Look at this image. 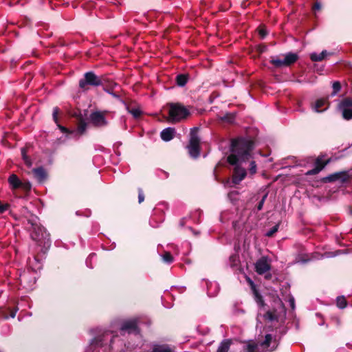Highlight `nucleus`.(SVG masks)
<instances>
[{
  "label": "nucleus",
  "mask_w": 352,
  "mask_h": 352,
  "mask_svg": "<svg viewBox=\"0 0 352 352\" xmlns=\"http://www.w3.org/2000/svg\"><path fill=\"white\" fill-rule=\"evenodd\" d=\"M240 264L239 256L236 253L231 254L229 257L228 265L233 269H236Z\"/></svg>",
  "instance_id": "nucleus-23"
},
{
  "label": "nucleus",
  "mask_w": 352,
  "mask_h": 352,
  "mask_svg": "<svg viewBox=\"0 0 352 352\" xmlns=\"http://www.w3.org/2000/svg\"><path fill=\"white\" fill-rule=\"evenodd\" d=\"M39 268H40V266H38V267H36V268H32V270H33L34 271H36V269H39Z\"/></svg>",
  "instance_id": "nucleus-50"
},
{
  "label": "nucleus",
  "mask_w": 352,
  "mask_h": 352,
  "mask_svg": "<svg viewBox=\"0 0 352 352\" xmlns=\"http://www.w3.org/2000/svg\"><path fill=\"white\" fill-rule=\"evenodd\" d=\"M163 262L167 264H170L173 262V257L168 252H165L164 254L161 255Z\"/></svg>",
  "instance_id": "nucleus-27"
},
{
  "label": "nucleus",
  "mask_w": 352,
  "mask_h": 352,
  "mask_svg": "<svg viewBox=\"0 0 352 352\" xmlns=\"http://www.w3.org/2000/svg\"><path fill=\"white\" fill-rule=\"evenodd\" d=\"M289 303L292 309H295V300L294 297H290L289 299Z\"/></svg>",
  "instance_id": "nucleus-37"
},
{
  "label": "nucleus",
  "mask_w": 352,
  "mask_h": 352,
  "mask_svg": "<svg viewBox=\"0 0 352 352\" xmlns=\"http://www.w3.org/2000/svg\"><path fill=\"white\" fill-rule=\"evenodd\" d=\"M16 311H17V309L12 310L10 313V318H14L16 316Z\"/></svg>",
  "instance_id": "nucleus-45"
},
{
  "label": "nucleus",
  "mask_w": 352,
  "mask_h": 352,
  "mask_svg": "<svg viewBox=\"0 0 352 352\" xmlns=\"http://www.w3.org/2000/svg\"><path fill=\"white\" fill-rule=\"evenodd\" d=\"M256 301L259 305V310L256 317L257 324H262L263 321L266 322L265 327L263 329L264 340L261 341L259 344H248L243 348L244 352H271L274 351L278 345L280 337L277 336V330L274 329L271 325L278 322L280 320L285 318L286 315V309L281 299L278 297L274 298L271 302V305L267 309L266 305L261 296L256 295ZM231 345L230 339L223 340L219 344L217 352H228Z\"/></svg>",
  "instance_id": "nucleus-1"
},
{
  "label": "nucleus",
  "mask_w": 352,
  "mask_h": 352,
  "mask_svg": "<svg viewBox=\"0 0 352 352\" xmlns=\"http://www.w3.org/2000/svg\"><path fill=\"white\" fill-rule=\"evenodd\" d=\"M140 317H133L122 320L119 328L120 333L122 335L125 333L139 335L140 333Z\"/></svg>",
  "instance_id": "nucleus-6"
},
{
  "label": "nucleus",
  "mask_w": 352,
  "mask_h": 352,
  "mask_svg": "<svg viewBox=\"0 0 352 352\" xmlns=\"http://www.w3.org/2000/svg\"><path fill=\"white\" fill-rule=\"evenodd\" d=\"M280 59L277 56L272 57L270 63L277 68L288 67L294 63L298 59V55L294 52H288L283 55Z\"/></svg>",
  "instance_id": "nucleus-8"
},
{
  "label": "nucleus",
  "mask_w": 352,
  "mask_h": 352,
  "mask_svg": "<svg viewBox=\"0 0 352 352\" xmlns=\"http://www.w3.org/2000/svg\"><path fill=\"white\" fill-rule=\"evenodd\" d=\"M202 213H203V212H202V211H201V210L198 209V210H197L195 211V214H197V217H198V218H200V217H201V214H202Z\"/></svg>",
  "instance_id": "nucleus-43"
},
{
  "label": "nucleus",
  "mask_w": 352,
  "mask_h": 352,
  "mask_svg": "<svg viewBox=\"0 0 352 352\" xmlns=\"http://www.w3.org/2000/svg\"><path fill=\"white\" fill-rule=\"evenodd\" d=\"M267 196H268V193H267V192H266V193L263 196V197H262V199H261V201H262L265 202V200H266V199H267Z\"/></svg>",
  "instance_id": "nucleus-46"
},
{
  "label": "nucleus",
  "mask_w": 352,
  "mask_h": 352,
  "mask_svg": "<svg viewBox=\"0 0 352 352\" xmlns=\"http://www.w3.org/2000/svg\"><path fill=\"white\" fill-rule=\"evenodd\" d=\"M336 305L338 308L342 309L346 307L347 303H346L345 298L343 296H342V297L337 298Z\"/></svg>",
  "instance_id": "nucleus-30"
},
{
  "label": "nucleus",
  "mask_w": 352,
  "mask_h": 352,
  "mask_svg": "<svg viewBox=\"0 0 352 352\" xmlns=\"http://www.w3.org/2000/svg\"><path fill=\"white\" fill-rule=\"evenodd\" d=\"M324 181L326 182H340L343 183L347 180V175L344 172H337L330 174L324 177Z\"/></svg>",
  "instance_id": "nucleus-15"
},
{
  "label": "nucleus",
  "mask_w": 352,
  "mask_h": 352,
  "mask_svg": "<svg viewBox=\"0 0 352 352\" xmlns=\"http://www.w3.org/2000/svg\"><path fill=\"white\" fill-rule=\"evenodd\" d=\"M338 109L344 120L352 119V98H346L342 100L338 104Z\"/></svg>",
  "instance_id": "nucleus-10"
},
{
  "label": "nucleus",
  "mask_w": 352,
  "mask_h": 352,
  "mask_svg": "<svg viewBox=\"0 0 352 352\" xmlns=\"http://www.w3.org/2000/svg\"><path fill=\"white\" fill-rule=\"evenodd\" d=\"M188 81V77L184 74H179L176 77L177 85L179 87H184Z\"/></svg>",
  "instance_id": "nucleus-26"
},
{
  "label": "nucleus",
  "mask_w": 352,
  "mask_h": 352,
  "mask_svg": "<svg viewBox=\"0 0 352 352\" xmlns=\"http://www.w3.org/2000/svg\"><path fill=\"white\" fill-rule=\"evenodd\" d=\"M278 227H279L278 225H276V226H273L270 230H268L266 232L265 235L267 236H273V234L278 231Z\"/></svg>",
  "instance_id": "nucleus-35"
},
{
  "label": "nucleus",
  "mask_w": 352,
  "mask_h": 352,
  "mask_svg": "<svg viewBox=\"0 0 352 352\" xmlns=\"http://www.w3.org/2000/svg\"><path fill=\"white\" fill-rule=\"evenodd\" d=\"M176 130L173 127H167L163 129L160 133V137L164 142H169L173 140L175 135Z\"/></svg>",
  "instance_id": "nucleus-17"
},
{
  "label": "nucleus",
  "mask_w": 352,
  "mask_h": 352,
  "mask_svg": "<svg viewBox=\"0 0 352 352\" xmlns=\"http://www.w3.org/2000/svg\"><path fill=\"white\" fill-rule=\"evenodd\" d=\"M200 140L195 131H191L190 135L189 144L187 146L188 151L192 158H197L200 155L199 149Z\"/></svg>",
  "instance_id": "nucleus-9"
},
{
  "label": "nucleus",
  "mask_w": 352,
  "mask_h": 352,
  "mask_svg": "<svg viewBox=\"0 0 352 352\" xmlns=\"http://www.w3.org/2000/svg\"><path fill=\"white\" fill-rule=\"evenodd\" d=\"M341 253V250H337L336 252H326L322 255V258H333L340 255Z\"/></svg>",
  "instance_id": "nucleus-31"
},
{
  "label": "nucleus",
  "mask_w": 352,
  "mask_h": 352,
  "mask_svg": "<svg viewBox=\"0 0 352 352\" xmlns=\"http://www.w3.org/2000/svg\"><path fill=\"white\" fill-rule=\"evenodd\" d=\"M264 204H265V202L260 201L257 205V210H261L263 209Z\"/></svg>",
  "instance_id": "nucleus-41"
},
{
  "label": "nucleus",
  "mask_w": 352,
  "mask_h": 352,
  "mask_svg": "<svg viewBox=\"0 0 352 352\" xmlns=\"http://www.w3.org/2000/svg\"><path fill=\"white\" fill-rule=\"evenodd\" d=\"M104 90L109 94L111 95L114 98L120 101L123 105H126V102L120 98V95L113 92L112 90L109 89H104Z\"/></svg>",
  "instance_id": "nucleus-28"
},
{
  "label": "nucleus",
  "mask_w": 352,
  "mask_h": 352,
  "mask_svg": "<svg viewBox=\"0 0 352 352\" xmlns=\"http://www.w3.org/2000/svg\"><path fill=\"white\" fill-rule=\"evenodd\" d=\"M125 107L126 110L131 113L134 118H138L141 114L142 111L138 108H133L130 109L129 105L126 103V105H124Z\"/></svg>",
  "instance_id": "nucleus-25"
},
{
  "label": "nucleus",
  "mask_w": 352,
  "mask_h": 352,
  "mask_svg": "<svg viewBox=\"0 0 352 352\" xmlns=\"http://www.w3.org/2000/svg\"><path fill=\"white\" fill-rule=\"evenodd\" d=\"M34 260L35 261L38 262V260H37L35 257L34 258Z\"/></svg>",
  "instance_id": "nucleus-52"
},
{
  "label": "nucleus",
  "mask_w": 352,
  "mask_h": 352,
  "mask_svg": "<svg viewBox=\"0 0 352 352\" xmlns=\"http://www.w3.org/2000/svg\"><path fill=\"white\" fill-rule=\"evenodd\" d=\"M19 280L21 284L24 285V287H27L30 289H32L36 283V278L34 276L30 278L29 273L25 271L20 274Z\"/></svg>",
  "instance_id": "nucleus-16"
},
{
  "label": "nucleus",
  "mask_w": 352,
  "mask_h": 352,
  "mask_svg": "<svg viewBox=\"0 0 352 352\" xmlns=\"http://www.w3.org/2000/svg\"><path fill=\"white\" fill-rule=\"evenodd\" d=\"M249 171L251 175H254L256 173V164L253 160L250 162Z\"/></svg>",
  "instance_id": "nucleus-34"
},
{
  "label": "nucleus",
  "mask_w": 352,
  "mask_h": 352,
  "mask_svg": "<svg viewBox=\"0 0 352 352\" xmlns=\"http://www.w3.org/2000/svg\"><path fill=\"white\" fill-rule=\"evenodd\" d=\"M187 219H188V217H184V218L181 219V220L179 221L180 227L182 228L185 226Z\"/></svg>",
  "instance_id": "nucleus-39"
},
{
  "label": "nucleus",
  "mask_w": 352,
  "mask_h": 352,
  "mask_svg": "<svg viewBox=\"0 0 352 352\" xmlns=\"http://www.w3.org/2000/svg\"><path fill=\"white\" fill-rule=\"evenodd\" d=\"M324 322H320V323H319V325H320V326H322V325H324Z\"/></svg>",
  "instance_id": "nucleus-51"
},
{
  "label": "nucleus",
  "mask_w": 352,
  "mask_h": 352,
  "mask_svg": "<svg viewBox=\"0 0 352 352\" xmlns=\"http://www.w3.org/2000/svg\"><path fill=\"white\" fill-rule=\"evenodd\" d=\"M32 172L34 177L39 183L43 182L47 179V173L42 166L34 168Z\"/></svg>",
  "instance_id": "nucleus-19"
},
{
  "label": "nucleus",
  "mask_w": 352,
  "mask_h": 352,
  "mask_svg": "<svg viewBox=\"0 0 352 352\" xmlns=\"http://www.w3.org/2000/svg\"><path fill=\"white\" fill-rule=\"evenodd\" d=\"M329 161L330 160H328L326 161V162L322 163L320 160L318 159L316 160V167L308 170L306 173V175H313L318 174L319 172H320L324 168V166L329 162Z\"/></svg>",
  "instance_id": "nucleus-22"
},
{
  "label": "nucleus",
  "mask_w": 352,
  "mask_h": 352,
  "mask_svg": "<svg viewBox=\"0 0 352 352\" xmlns=\"http://www.w3.org/2000/svg\"><path fill=\"white\" fill-rule=\"evenodd\" d=\"M151 352H173L168 344H153Z\"/></svg>",
  "instance_id": "nucleus-24"
},
{
  "label": "nucleus",
  "mask_w": 352,
  "mask_h": 352,
  "mask_svg": "<svg viewBox=\"0 0 352 352\" xmlns=\"http://www.w3.org/2000/svg\"><path fill=\"white\" fill-rule=\"evenodd\" d=\"M90 121L97 127H102L107 125V120L104 116L100 111H95L90 115Z\"/></svg>",
  "instance_id": "nucleus-12"
},
{
  "label": "nucleus",
  "mask_w": 352,
  "mask_h": 352,
  "mask_svg": "<svg viewBox=\"0 0 352 352\" xmlns=\"http://www.w3.org/2000/svg\"><path fill=\"white\" fill-rule=\"evenodd\" d=\"M152 221H153V220H151V221H150V225H151L152 227H154V228H155V227H157V225L153 224Z\"/></svg>",
  "instance_id": "nucleus-47"
},
{
  "label": "nucleus",
  "mask_w": 352,
  "mask_h": 352,
  "mask_svg": "<svg viewBox=\"0 0 352 352\" xmlns=\"http://www.w3.org/2000/svg\"><path fill=\"white\" fill-rule=\"evenodd\" d=\"M169 118L173 122H179L189 115V111L180 103H170Z\"/></svg>",
  "instance_id": "nucleus-7"
},
{
  "label": "nucleus",
  "mask_w": 352,
  "mask_h": 352,
  "mask_svg": "<svg viewBox=\"0 0 352 352\" xmlns=\"http://www.w3.org/2000/svg\"><path fill=\"white\" fill-rule=\"evenodd\" d=\"M188 229L190 230L193 233V234L195 236H197L199 234V232L195 230L192 227H188Z\"/></svg>",
  "instance_id": "nucleus-42"
},
{
  "label": "nucleus",
  "mask_w": 352,
  "mask_h": 352,
  "mask_svg": "<svg viewBox=\"0 0 352 352\" xmlns=\"http://www.w3.org/2000/svg\"><path fill=\"white\" fill-rule=\"evenodd\" d=\"M338 352H348V351H346L345 349H341L338 350Z\"/></svg>",
  "instance_id": "nucleus-48"
},
{
  "label": "nucleus",
  "mask_w": 352,
  "mask_h": 352,
  "mask_svg": "<svg viewBox=\"0 0 352 352\" xmlns=\"http://www.w3.org/2000/svg\"><path fill=\"white\" fill-rule=\"evenodd\" d=\"M337 322H338V324L340 323V320L339 319H337Z\"/></svg>",
  "instance_id": "nucleus-53"
},
{
  "label": "nucleus",
  "mask_w": 352,
  "mask_h": 352,
  "mask_svg": "<svg viewBox=\"0 0 352 352\" xmlns=\"http://www.w3.org/2000/svg\"><path fill=\"white\" fill-rule=\"evenodd\" d=\"M332 88H333V92L331 94V96H336L341 89V85H340V82L335 81L333 83Z\"/></svg>",
  "instance_id": "nucleus-33"
},
{
  "label": "nucleus",
  "mask_w": 352,
  "mask_h": 352,
  "mask_svg": "<svg viewBox=\"0 0 352 352\" xmlns=\"http://www.w3.org/2000/svg\"><path fill=\"white\" fill-rule=\"evenodd\" d=\"M88 333L93 336L89 341L90 349L100 348L104 352H111L115 349L116 340H119L118 335L111 336L109 331L100 327L91 328Z\"/></svg>",
  "instance_id": "nucleus-3"
},
{
  "label": "nucleus",
  "mask_w": 352,
  "mask_h": 352,
  "mask_svg": "<svg viewBox=\"0 0 352 352\" xmlns=\"http://www.w3.org/2000/svg\"><path fill=\"white\" fill-rule=\"evenodd\" d=\"M316 316H320V314H316Z\"/></svg>",
  "instance_id": "nucleus-55"
},
{
  "label": "nucleus",
  "mask_w": 352,
  "mask_h": 352,
  "mask_svg": "<svg viewBox=\"0 0 352 352\" xmlns=\"http://www.w3.org/2000/svg\"><path fill=\"white\" fill-rule=\"evenodd\" d=\"M207 294L209 297H214L217 295L219 292V285L215 281H210L206 283Z\"/></svg>",
  "instance_id": "nucleus-18"
},
{
  "label": "nucleus",
  "mask_w": 352,
  "mask_h": 352,
  "mask_svg": "<svg viewBox=\"0 0 352 352\" xmlns=\"http://www.w3.org/2000/svg\"><path fill=\"white\" fill-rule=\"evenodd\" d=\"M29 265H30V267H32L31 266V263H30V261L29 262Z\"/></svg>",
  "instance_id": "nucleus-54"
},
{
  "label": "nucleus",
  "mask_w": 352,
  "mask_h": 352,
  "mask_svg": "<svg viewBox=\"0 0 352 352\" xmlns=\"http://www.w3.org/2000/svg\"><path fill=\"white\" fill-rule=\"evenodd\" d=\"M28 223H30L32 225L33 229L34 230H36V223H34L33 222V220L32 219L28 220ZM43 230H44L43 228L38 227V231H35L34 234H32V237L34 240L39 241L41 240L39 238V234L41 233L42 235V237L44 239V247L47 249L51 245V241L50 239V234L48 233H47L45 231L44 232V233H43Z\"/></svg>",
  "instance_id": "nucleus-11"
},
{
  "label": "nucleus",
  "mask_w": 352,
  "mask_h": 352,
  "mask_svg": "<svg viewBox=\"0 0 352 352\" xmlns=\"http://www.w3.org/2000/svg\"><path fill=\"white\" fill-rule=\"evenodd\" d=\"M259 34L262 38H264L267 36V32L265 30L261 29L259 30Z\"/></svg>",
  "instance_id": "nucleus-38"
},
{
  "label": "nucleus",
  "mask_w": 352,
  "mask_h": 352,
  "mask_svg": "<svg viewBox=\"0 0 352 352\" xmlns=\"http://www.w3.org/2000/svg\"><path fill=\"white\" fill-rule=\"evenodd\" d=\"M314 10H319L321 8V4L319 2H316L313 7Z\"/></svg>",
  "instance_id": "nucleus-40"
},
{
  "label": "nucleus",
  "mask_w": 352,
  "mask_h": 352,
  "mask_svg": "<svg viewBox=\"0 0 352 352\" xmlns=\"http://www.w3.org/2000/svg\"><path fill=\"white\" fill-rule=\"evenodd\" d=\"M253 148L254 142L251 140L239 138L232 141L231 153L228 157V162L234 166L232 178L234 184H239L246 177V170L242 165L252 158L251 153Z\"/></svg>",
  "instance_id": "nucleus-2"
},
{
  "label": "nucleus",
  "mask_w": 352,
  "mask_h": 352,
  "mask_svg": "<svg viewBox=\"0 0 352 352\" xmlns=\"http://www.w3.org/2000/svg\"><path fill=\"white\" fill-rule=\"evenodd\" d=\"M79 88L83 91H87L89 87H98L103 85V78L92 71L84 74L83 78L78 82Z\"/></svg>",
  "instance_id": "nucleus-5"
},
{
  "label": "nucleus",
  "mask_w": 352,
  "mask_h": 352,
  "mask_svg": "<svg viewBox=\"0 0 352 352\" xmlns=\"http://www.w3.org/2000/svg\"><path fill=\"white\" fill-rule=\"evenodd\" d=\"M256 272L258 274H263L270 270V265L267 262L266 257H262L258 259L255 263Z\"/></svg>",
  "instance_id": "nucleus-13"
},
{
  "label": "nucleus",
  "mask_w": 352,
  "mask_h": 352,
  "mask_svg": "<svg viewBox=\"0 0 352 352\" xmlns=\"http://www.w3.org/2000/svg\"><path fill=\"white\" fill-rule=\"evenodd\" d=\"M96 256V254L95 253H91L89 255L85 261L87 267L90 269L94 268V265H92V261L95 258Z\"/></svg>",
  "instance_id": "nucleus-32"
},
{
  "label": "nucleus",
  "mask_w": 352,
  "mask_h": 352,
  "mask_svg": "<svg viewBox=\"0 0 352 352\" xmlns=\"http://www.w3.org/2000/svg\"><path fill=\"white\" fill-rule=\"evenodd\" d=\"M327 103V98H319L316 100L314 103L312 104V109L317 113L323 112L327 109L328 107L324 108L323 109H321V108L325 106Z\"/></svg>",
  "instance_id": "nucleus-20"
},
{
  "label": "nucleus",
  "mask_w": 352,
  "mask_h": 352,
  "mask_svg": "<svg viewBox=\"0 0 352 352\" xmlns=\"http://www.w3.org/2000/svg\"><path fill=\"white\" fill-rule=\"evenodd\" d=\"M0 352H3L1 350H0Z\"/></svg>",
  "instance_id": "nucleus-56"
},
{
  "label": "nucleus",
  "mask_w": 352,
  "mask_h": 352,
  "mask_svg": "<svg viewBox=\"0 0 352 352\" xmlns=\"http://www.w3.org/2000/svg\"><path fill=\"white\" fill-rule=\"evenodd\" d=\"M22 158L25 163L26 165L30 166L32 165L31 160L28 157L26 153V149L25 148H21V149Z\"/></svg>",
  "instance_id": "nucleus-29"
},
{
  "label": "nucleus",
  "mask_w": 352,
  "mask_h": 352,
  "mask_svg": "<svg viewBox=\"0 0 352 352\" xmlns=\"http://www.w3.org/2000/svg\"><path fill=\"white\" fill-rule=\"evenodd\" d=\"M164 206V207H166V204H160V205L158 206V207H159V206Z\"/></svg>",
  "instance_id": "nucleus-49"
},
{
  "label": "nucleus",
  "mask_w": 352,
  "mask_h": 352,
  "mask_svg": "<svg viewBox=\"0 0 352 352\" xmlns=\"http://www.w3.org/2000/svg\"><path fill=\"white\" fill-rule=\"evenodd\" d=\"M297 259H298L297 262L301 263H306L309 261V259H300V258H297Z\"/></svg>",
  "instance_id": "nucleus-44"
},
{
  "label": "nucleus",
  "mask_w": 352,
  "mask_h": 352,
  "mask_svg": "<svg viewBox=\"0 0 352 352\" xmlns=\"http://www.w3.org/2000/svg\"><path fill=\"white\" fill-rule=\"evenodd\" d=\"M333 53L327 50H322L320 53L313 52L310 54V59L314 62L323 60L327 56L333 55Z\"/></svg>",
  "instance_id": "nucleus-21"
},
{
  "label": "nucleus",
  "mask_w": 352,
  "mask_h": 352,
  "mask_svg": "<svg viewBox=\"0 0 352 352\" xmlns=\"http://www.w3.org/2000/svg\"><path fill=\"white\" fill-rule=\"evenodd\" d=\"M8 181L12 189H17L21 187H23L25 189H30L31 188V185L30 184L24 185L15 174H11L8 177Z\"/></svg>",
  "instance_id": "nucleus-14"
},
{
  "label": "nucleus",
  "mask_w": 352,
  "mask_h": 352,
  "mask_svg": "<svg viewBox=\"0 0 352 352\" xmlns=\"http://www.w3.org/2000/svg\"><path fill=\"white\" fill-rule=\"evenodd\" d=\"M59 109L56 107L53 109L52 117L54 122L56 124L58 128L63 133L58 141L61 144L65 143L69 140H78L86 131L87 124L85 121H80L76 130H69V129L58 124V114Z\"/></svg>",
  "instance_id": "nucleus-4"
},
{
  "label": "nucleus",
  "mask_w": 352,
  "mask_h": 352,
  "mask_svg": "<svg viewBox=\"0 0 352 352\" xmlns=\"http://www.w3.org/2000/svg\"><path fill=\"white\" fill-rule=\"evenodd\" d=\"M144 200V195L141 188H138V202L141 204Z\"/></svg>",
  "instance_id": "nucleus-36"
}]
</instances>
